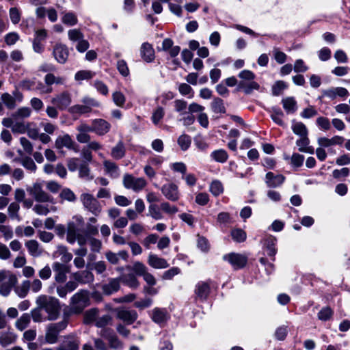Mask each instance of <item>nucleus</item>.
I'll return each mask as SVG.
<instances>
[{
  "label": "nucleus",
  "mask_w": 350,
  "mask_h": 350,
  "mask_svg": "<svg viewBox=\"0 0 350 350\" xmlns=\"http://www.w3.org/2000/svg\"><path fill=\"white\" fill-rule=\"evenodd\" d=\"M82 104H77L70 107L68 111L72 114L83 115L91 113L93 107H99L100 103L95 98L84 96L81 99Z\"/></svg>",
  "instance_id": "3"
},
{
  "label": "nucleus",
  "mask_w": 350,
  "mask_h": 350,
  "mask_svg": "<svg viewBox=\"0 0 350 350\" xmlns=\"http://www.w3.org/2000/svg\"><path fill=\"white\" fill-rule=\"evenodd\" d=\"M239 89L243 90L244 92L246 94H250L254 90H258L260 85L258 83L254 81L253 80L250 81L249 82L245 81H240L238 85Z\"/></svg>",
  "instance_id": "41"
},
{
  "label": "nucleus",
  "mask_w": 350,
  "mask_h": 350,
  "mask_svg": "<svg viewBox=\"0 0 350 350\" xmlns=\"http://www.w3.org/2000/svg\"><path fill=\"white\" fill-rule=\"evenodd\" d=\"M27 191L37 202L55 203L53 198L44 191L42 185L40 183H33L31 186L27 188Z\"/></svg>",
  "instance_id": "5"
},
{
  "label": "nucleus",
  "mask_w": 350,
  "mask_h": 350,
  "mask_svg": "<svg viewBox=\"0 0 350 350\" xmlns=\"http://www.w3.org/2000/svg\"><path fill=\"white\" fill-rule=\"evenodd\" d=\"M178 91L183 96H189V98H193V89L187 83H180L178 86Z\"/></svg>",
  "instance_id": "60"
},
{
  "label": "nucleus",
  "mask_w": 350,
  "mask_h": 350,
  "mask_svg": "<svg viewBox=\"0 0 350 350\" xmlns=\"http://www.w3.org/2000/svg\"><path fill=\"white\" fill-rule=\"evenodd\" d=\"M231 236L234 241L239 243L245 241L247 237L245 232L240 228L232 230L231 231Z\"/></svg>",
  "instance_id": "51"
},
{
  "label": "nucleus",
  "mask_w": 350,
  "mask_h": 350,
  "mask_svg": "<svg viewBox=\"0 0 350 350\" xmlns=\"http://www.w3.org/2000/svg\"><path fill=\"white\" fill-rule=\"evenodd\" d=\"M62 21L68 26H74L77 23L78 20L75 14L73 12H67L65 13L62 18Z\"/></svg>",
  "instance_id": "52"
},
{
  "label": "nucleus",
  "mask_w": 350,
  "mask_h": 350,
  "mask_svg": "<svg viewBox=\"0 0 350 350\" xmlns=\"http://www.w3.org/2000/svg\"><path fill=\"white\" fill-rule=\"evenodd\" d=\"M126 154V148L122 141H119L111 151V156L116 160L122 159Z\"/></svg>",
  "instance_id": "31"
},
{
  "label": "nucleus",
  "mask_w": 350,
  "mask_h": 350,
  "mask_svg": "<svg viewBox=\"0 0 350 350\" xmlns=\"http://www.w3.org/2000/svg\"><path fill=\"white\" fill-rule=\"evenodd\" d=\"M161 191L165 198L170 201L176 202L180 198L178 187L173 183L163 185Z\"/></svg>",
  "instance_id": "13"
},
{
  "label": "nucleus",
  "mask_w": 350,
  "mask_h": 350,
  "mask_svg": "<svg viewBox=\"0 0 350 350\" xmlns=\"http://www.w3.org/2000/svg\"><path fill=\"white\" fill-rule=\"evenodd\" d=\"M217 221L219 225L226 226L232 222L230 215L227 212H221L218 214Z\"/></svg>",
  "instance_id": "56"
},
{
  "label": "nucleus",
  "mask_w": 350,
  "mask_h": 350,
  "mask_svg": "<svg viewBox=\"0 0 350 350\" xmlns=\"http://www.w3.org/2000/svg\"><path fill=\"white\" fill-rule=\"evenodd\" d=\"M103 166L105 173L112 178H117L120 176L119 167L113 161L105 160Z\"/></svg>",
  "instance_id": "26"
},
{
  "label": "nucleus",
  "mask_w": 350,
  "mask_h": 350,
  "mask_svg": "<svg viewBox=\"0 0 350 350\" xmlns=\"http://www.w3.org/2000/svg\"><path fill=\"white\" fill-rule=\"evenodd\" d=\"M285 180V177L282 174H275L269 172L265 175V183L268 187L275 188L281 186Z\"/></svg>",
  "instance_id": "16"
},
{
  "label": "nucleus",
  "mask_w": 350,
  "mask_h": 350,
  "mask_svg": "<svg viewBox=\"0 0 350 350\" xmlns=\"http://www.w3.org/2000/svg\"><path fill=\"white\" fill-rule=\"evenodd\" d=\"M284 109L287 113H293L297 109V102L294 97L289 96L282 100Z\"/></svg>",
  "instance_id": "32"
},
{
  "label": "nucleus",
  "mask_w": 350,
  "mask_h": 350,
  "mask_svg": "<svg viewBox=\"0 0 350 350\" xmlns=\"http://www.w3.org/2000/svg\"><path fill=\"white\" fill-rule=\"evenodd\" d=\"M209 190L213 196H218L224 191L223 185L219 180H213L211 183Z\"/></svg>",
  "instance_id": "50"
},
{
  "label": "nucleus",
  "mask_w": 350,
  "mask_h": 350,
  "mask_svg": "<svg viewBox=\"0 0 350 350\" xmlns=\"http://www.w3.org/2000/svg\"><path fill=\"white\" fill-rule=\"evenodd\" d=\"M30 290V281H23L21 285L16 289V293L20 297H25Z\"/></svg>",
  "instance_id": "59"
},
{
  "label": "nucleus",
  "mask_w": 350,
  "mask_h": 350,
  "mask_svg": "<svg viewBox=\"0 0 350 350\" xmlns=\"http://www.w3.org/2000/svg\"><path fill=\"white\" fill-rule=\"evenodd\" d=\"M131 270L137 275H139V276H142L148 271V269L145 266V265L139 261H137V262H134V264L131 268Z\"/></svg>",
  "instance_id": "55"
},
{
  "label": "nucleus",
  "mask_w": 350,
  "mask_h": 350,
  "mask_svg": "<svg viewBox=\"0 0 350 350\" xmlns=\"http://www.w3.org/2000/svg\"><path fill=\"white\" fill-rule=\"evenodd\" d=\"M147 262L154 269H165L170 266L165 258L152 253L149 254Z\"/></svg>",
  "instance_id": "18"
},
{
  "label": "nucleus",
  "mask_w": 350,
  "mask_h": 350,
  "mask_svg": "<svg viewBox=\"0 0 350 350\" xmlns=\"http://www.w3.org/2000/svg\"><path fill=\"white\" fill-rule=\"evenodd\" d=\"M291 128L295 135L299 137L308 136V129L303 122L293 120Z\"/></svg>",
  "instance_id": "37"
},
{
  "label": "nucleus",
  "mask_w": 350,
  "mask_h": 350,
  "mask_svg": "<svg viewBox=\"0 0 350 350\" xmlns=\"http://www.w3.org/2000/svg\"><path fill=\"white\" fill-rule=\"evenodd\" d=\"M165 116V111L162 107H157L152 112L151 120L154 125H157Z\"/></svg>",
  "instance_id": "49"
},
{
  "label": "nucleus",
  "mask_w": 350,
  "mask_h": 350,
  "mask_svg": "<svg viewBox=\"0 0 350 350\" xmlns=\"http://www.w3.org/2000/svg\"><path fill=\"white\" fill-rule=\"evenodd\" d=\"M271 111V118L273 121L280 126H284V122L282 120L284 117V113L282 111L280 108L272 107Z\"/></svg>",
  "instance_id": "43"
},
{
  "label": "nucleus",
  "mask_w": 350,
  "mask_h": 350,
  "mask_svg": "<svg viewBox=\"0 0 350 350\" xmlns=\"http://www.w3.org/2000/svg\"><path fill=\"white\" fill-rule=\"evenodd\" d=\"M17 282V278L14 274H8V278L0 284V294L3 296H8L12 288Z\"/></svg>",
  "instance_id": "19"
},
{
  "label": "nucleus",
  "mask_w": 350,
  "mask_h": 350,
  "mask_svg": "<svg viewBox=\"0 0 350 350\" xmlns=\"http://www.w3.org/2000/svg\"><path fill=\"white\" fill-rule=\"evenodd\" d=\"M90 304V301L88 291L80 290L74 294L70 299V312L74 314H80Z\"/></svg>",
  "instance_id": "2"
},
{
  "label": "nucleus",
  "mask_w": 350,
  "mask_h": 350,
  "mask_svg": "<svg viewBox=\"0 0 350 350\" xmlns=\"http://www.w3.org/2000/svg\"><path fill=\"white\" fill-rule=\"evenodd\" d=\"M138 314L134 310L120 308L117 310V318L128 325L133 323L137 319Z\"/></svg>",
  "instance_id": "15"
},
{
  "label": "nucleus",
  "mask_w": 350,
  "mask_h": 350,
  "mask_svg": "<svg viewBox=\"0 0 350 350\" xmlns=\"http://www.w3.org/2000/svg\"><path fill=\"white\" fill-rule=\"evenodd\" d=\"M66 240L70 244H74L77 241L81 247H84L88 241V235L79 233L74 222H68L67 225Z\"/></svg>",
  "instance_id": "6"
},
{
  "label": "nucleus",
  "mask_w": 350,
  "mask_h": 350,
  "mask_svg": "<svg viewBox=\"0 0 350 350\" xmlns=\"http://www.w3.org/2000/svg\"><path fill=\"white\" fill-rule=\"evenodd\" d=\"M31 114V110L28 107H22L18 108L12 115L14 120L23 119L29 118Z\"/></svg>",
  "instance_id": "45"
},
{
  "label": "nucleus",
  "mask_w": 350,
  "mask_h": 350,
  "mask_svg": "<svg viewBox=\"0 0 350 350\" xmlns=\"http://www.w3.org/2000/svg\"><path fill=\"white\" fill-rule=\"evenodd\" d=\"M68 325V320L64 319L63 321L50 323L46 328L45 340L49 344H55L57 342L59 334Z\"/></svg>",
  "instance_id": "4"
},
{
  "label": "nucleus",
  "mask_w": 350,
  "mask_h": 350,
  "mask_svg": "<svg viewBox=\"0 0 350 350\" xmlns=\"http://www.w3.org/2000/svg\"><path fill=\"white\" fill-rule=\"evenodd\" d=\"M20 205L17 202H12L8 205V213L10 218L12 220L20 221L21 217L19 215Z\"/></svg>",
  "instance_id": "38"
},
{
  "label": "nucleus",
  "mask_w": 350,
  "mask_h": 350,
  "mask_svg": "<svg viewBox=\"0 0 350 350\" xmlns=\"http://www.w3.org/2000/svg\"><path fill=\"white\" fill-rule=\"evenodd\" d=\"M317 110L314 106L310 105L305 108L300 113V116L303 118L308 119L314 117L317 115Z\"/></svg>",
  "instance_id": "63"
},
{
  "label": "nucleus",
  "mask_w": 350,
  "mask_h": 350,
  "mask_svg": "<svg viewBox=\"0 0 350 350\" xmlns=\"http://www.w3.org/2000/svg\"><path fill=\"white\" fill-rule=\"evenodd\" d=\"M120 280L118 278H110L107 284L102 286V290L104 294L110 295L117 292L120 287Z\"/></svg>",
  "instance_id": "22"
},
{
  "label": "nucleus",
  "mask_w": 350,
  "mask_h": 350,
  "mask_svg": "<svg viewBox=\"0 0 350 350\" xmlns=\"http://www.w3.org/2000/svg\"><path fill=\"white\" fill-rule=\"evenodd\" d=\"M323 96L333 100L337 96L345 98L349 96L348 90L342 87L332 88L323 91Z\"/></svg>",
  "instance_id": "20"
},
{
  "label": "nucleus",
  "mask_w": 350,
  "mask_h": 350,
  "mask_svg": "<svg viewBox=\"0 0 350 350\" xmlns=\"http://www.w3.org/2000/svg\"><path fill=\"white\" fill-rule=\"evenodd\" d=\"M68 38L72 42H79L84 38L83 33L77 29H70L68 32Z\"/></svg>",
  "instance_id": "61"
},
{
  "label": "nucleus",
  "mask_w": 350,
  "mask_h": 350,
  "mask_svg": "<svg viewBox=\"0 0 350 350\" xmlns=\"http://www.w3.org/2000/svg\"><path fill=\"white\" fill-rule=\"evenodd\" d=\"M150 318L153 322L163 326L170 318V315L165 308H154L151 311Z\"/></svg>",
  "instance_id": "14"
},
{
  "label": "nucleus",
  "mask_w": 350,
  "mask_h": 350,
  "mask_svg": "<svg viewBox=\"0 0 350 350\" xmlns=\"http://www.w3.org/2000/svg\"><path fill=\"white\" fill-rule=\"evenodd\" d=\"M79 341L73 337H67L58 348V350H78Z\"/></svg>",
  "instance_id": "30"
},
{
  "label": "nucleus",
  "mask_w": 350,
  "mask_h": 350,
  "mask_svg": "<svg viewBox=\"0 0 350 350\" xmlns=\"http://www.w3.org/2000/svg\"><path fill=\"white\" fill-rule=\"evenodd\" d=\"M122 183L126 189H132L135 192L142 191L147 185V182L144 178H136L129 174L124 175Z\"/></svg>",
  "instance_id": "8"
},
{
  "label": "nucleus",
  "mask_w": 350,
  "mask_h": 350,
  "mask_svg": "<svg viewBox=\"0 0 350 350\" xmlns=\"http://www.w3.org/2000/svg\"><path fill=\"white\" fill-rule=\"evenodd\" d=\"M211 158L216 162L224 163L228 159V154L224 149H217L210 154Z\"/></svg>",
  "instance_id": "35"
},
{
  "label": "nucleus",
  "mask_w": 350,
  "mask_h": 350,
  "mask_svg": "<svg viewBox=\"0 0 350 350\" xmlns=\"http://www.w3.org/2000/svg\"><path fill=\"white\" fill-rule=\"evenodd\" d=\"M1 100L8 109H13L16 107V99L9 93L2 94Z\"/></svg>",
  "instance_id": "46"
},
{
  "label": "nucleus",
  "mask_w": 350,
  "mask_h": 350,
  "mask_svg": "<svg viewBox=\"0 0 350 350\" xmlns=\"http://www.w3.org/2000/svg\"><path fill=\"white\" fill-rule=\"evenodd\" d=\"M80 200L84 208L95 216H98L102 211L100 202L90 193H82Z\"/></svg>",
  "instance_id": "7"
},
{
  "label": "nucleus",
  "mask_w": 350,
  "mask_h": 350,
  "mask_svg": "<svg viewBox=\"0 0 350 350\" xmlns=\"http://www.w3.org/2000/svg\"><path fill=\"white\" fill-rule=\"evenodd\" d=\"M92 128L97 135H104L109 131L111 124L103 119H95L92 121Z\"/></svg>",
  "instance_id": "17"
},
{
  "label": "nucleus",
  "mask_w": 350,
  "mask_h": 350,
  "mask_svg": "<svg viewBox=\"0 0 350 350\" xmlns=\"http://www.w3.org/2000/svg\"><path fill=\"white\" fill-rule=\"evenodd\" d=\"M141 56L146 62H152L154 58V51L152 45L148 42L142 44L140 49Z\"/></svg>",
  "instance_id": "28"
},
{
  "label": "nucleus",
  "mask_w": 350,
  "mask_h": 350,
  "mask_svg": "<svg viewBox=\"0 0 350 350\" xmlns=\"http://www.w3.org/2000/svg\"><path fill=\"white\" fill-rule=\"evenodd\" d=\"M211 110L215 113H225L226 107L220 98H215L211 104Z\"/></svg>",
  "instance_id": "42"
},
{
  "label": "nucleus",
  "mask_w": 350,
  "mask_h": 350,
  "mask_svg": "<svg viewBox=\"0 0 350 350\" xmlns=\"http://www.w3.org/2000/svg\"><path fill=\"white\" fill-rule=\"evenodd\" d=\"M317 125L323 131H328L331 128L329 120L327 118L320 116L316 120Z\"/></svg>",
  "instance_id": "62"
},
{
  "label": "nucleus",
  "mask_w": 350,
  "mask_h": 350,
  "mask_svg": "<svg viewBox=\"0 0 350 350\" xmlns=\"http://www.w3.org/2000/svg\"><path fill=\"white\" fill-rule=\"evenodd\" d=\"M51 103L57 109L64 110L69 107L72 103L71 94L67 91L63 92L52 98Z\"/></svg>",
  "instance_id": "12"
},
{
  "label": "nucleus",
  "mask_w": 350,
  "mask_h": 350,
  "mask_svg": "<svg viewBox=\"0 0 350 350\" xmlns=\"http://www.w3.org/2000/svg\"><path fill=\"white\" fill-rule=\"evenodd\" d=\"M191 143V137L185 134L181 135L178 139V144L183 151L187 150L189 148Z\"/></svg>",
  "instance_id": "53"
},
{
  "label": "nucleus",
  "mask_w": 350,
  "mask_h": 350,
  "mask_svg": "<svg viewBox=\"0 0 350 350\" xmlns=\"http://www.w3.org/2000/svg\"><path fill=\"white\" fill-rule=\"evenodd\" d=\"M112 321V317L109 314H105L102 317H98L95 325L97 327H105L107 325L110 324Z\"/></svg>",
  "instance_id": "57"
},
{
  "label": "nucleus",
  "mask_w": 350,
  "mask_h": 350,
  "mask_svg": "<svg viewBox=\"0 0 350 350\" xmlns=\"http://www.w3.org/2000/svg\"><path fill=\"white\" fill-rule=\"evenodd\" d=\"M73 278L79 284H89L93 282L94 277L93 273L88 270L77 271L73 273Z\"/></svg>",
  "instance_id": "21"
},
{
  "label": "nucleus",
  "mask_w": 350,
  "mask_h": 350,
  "mask_svg": "<svg viewBox=\"0 0 350 350\" xmlns=\"http://www.w3.org/2000/svg\"><path fill=\"white\" fill-rule=\"evenodd\" d=\"M120 280L131 288L135 289L139 286V282L133 273L123 274L120 277Z\"/></svg>",
  "instance_id": "29"
},
{
  "label": "nucleus",
  "mask_w": 350,
  "mask_h": 350,
  "mask_svg": "<svg viewBox=\"0 0 350 350\" xmlns=\"http://www.w3.org/2000/svg\"><path fill=\"white\" fill-rule=\"evenodd\" d=\"M17 340V335L11 331L0 332V345L6 347L12 344L15 343Z\"/></svg>",
  "instance_id": "25"
},
{
  "label": "nucleus",
  "mask_w": 350,
  "mask_h": 350,
  "mask_svg": "<svg viewBox=\"0 0 350 350\" xmlns=\"http://www.w3.org/2000/svg\"><path fill=\"white\" fill-rule=\"evenodd\" d=\"M25 245L31 256L38 257L41 255L42 250L40 249L39 243L37 241L29 240Z\"/></svg>",
  "instance_id": "33"
},
{
  "label": "nucleus",
  "mask_w": 350,
  "mask_h": 350,
  "mask_svg": "<svg viewBox=\"0 0 350 350\" xmlns=\"http://www.w3.org/2000/svg\"><path fill=\"white\" fill-rule=\"evenodd\" d=\"M73 144L74 142L70 136L68 134H65L57 137L55 142V147L57 150H61L64 147L70 149L72 148Z\"/></svg>",
  "instance_id": "27"
},
{
  "label": "nucleus",
  "mask_w": 350,
  "mask_h": 350,
  "mask_svg": "<svg viewBox=\"0 0 350 350\" xmlns=\"http://www.w3.org/2000/svg\"><path fill=\"white\" fill-rule=\"evenodd\" d=\"M112 99L114 103L117 106L120 107H122L124 106L126 101V98L124 95L119 91L114 92L112 94Z\"/></svg>",
  "instance_id": "58"
},
{
  "label": "nucleus",
  "mask_w": 350,
  "mask_h": 350,
  "mask_svg": "<svg viewBox=\"0 0 350 350\" xmlns=\"http://www.w3.org/2000/svg\"><path fill=\"white\" fill-rule=\"evenodd\" d=\"M195 293L197 299L201 301L206 300L210 293L208 284L205 282H199L196 286Z\"/></svg>",
  "instance_id": "23"
},
{
  "label": "nucleus",
  "mask_w": 350,
  "mask_h": 350,
  "mask_svg": "<svg viewBox=\"0 0 350 350\" xmlns=\"http://www.w3.org/2000/svg\"><path fill=\"white\" fill-rule=\"evenodd\" d=\"M148 215L155 220H160L163 218V215L158 205L151 204L148 206Z\"/></svg>",
  "instance_id": "48"
},
{
  "label": "nucleus",
  "mask_w": 350,
  "mask_h": 350,
  "mask_svg": "<svg viewBox=\"0 0 350 350\" xmlns=\"http://www.w3.org/2000/svg\"><path fill=\"white\" fill-rule=\"evenodd\" d=\"M52 269L54 272L55 282L58 283L65 282L67 279V274L70 272V266L59 262H54L52 265Z\"/></svg>",
  "instance_id": "11"
},
{
  "label": "nucleus",
  "mask_w": 350,
  "mask_h": 350,
  "mask_svg": "<svg viewBox=\"0 0 350 350\" xmlns=\"http://www.w3.org/2000/svg\"><path fill=\"white\" fill-rule=\"evenodd\" d=\"M223 259L228 261L234 269L243 268L247 262V257L245 254L232 252L223 256Z\"/></svg>",
  "instance_id": "10"
},
{
  "label": "nucleus",
  "mask_w": 350,
  "mask_h": 350,
  "mask_svg": "<svg viewBox=\"0 0 350 350\" xmlns=\"http://www.w3.org/2000/svg\"><path fill=\"white\" fill-rule=\"evenodd\" d=\"M52 55L57 63L64 64L67 62L70 55L69 49L64 44L55 43L53 47Z\"/></svg>",
  "instance_id": "9"
},
{
  "label": "nucleus",
  "mask_w": 350,
  "mask_h": 350,
  "mask_svg": "<svg viewBox=\"0 0 350 350\" xmlns=\"http://www.w3.org/2000/svg\"><path fill=\"white\" fill-rule=\"evenodd\" d=\"M117 69H118V72H120V74L121 75H122L123 77H127L130 74L128 65H127L126 62L123 59H120V60L118 61Z\"/></svg>",
  "instance_id": "64"
},
{
  "label": "nucleus",
  "mask_w": 350,
  "mask_h": 350,
  "mask_svg": "<svg viewBox=\"0 0 350 350\" xmlns=\"http://www.w3.org/2000/svg\"><path fill=\"white\" fill-rule=\"evenodd\" d=\"M57 208L55 206L49 207L48 205L36 204L33 207V211L39 215H46L51 211H56Z\"/></svg>",
  "instance_id": "44"
},
{
  "label": "nucleus",
  "mask_w": 350,
  "mask_h": 350,
  "mask_svg": "<svg viewBox=\"0 0 350 350\" xmlns=\"http://www.w3.org/2000/svg\"><path fill=\"white\" fill-rule=\"evenodd\" d=\"M55 255L60 257V260L64 264L69 262L72 258V254L68 251L66 247L63 245L58 246L57 250L55 252Z\"/></svg>",
  "instance_id": "34"
},
{
  "label": "nucleus",
  "mask_w": 350,
  "mask_h": 350,
  "mask_svg": "<svg viewBox=\"0 0 350 350\" xmlns=\"http://www.w3.org/2000/svg\"><path fill=\"white\" fill-rule=\"evenodd\" d=\"M31 321V317L29 314H23L16 322V328L20 330H24L29 325Z\"/></svg>",
  "instance_id": "47"
},
{
  "label": "nucleus",
  "mask_w": 350,
  "mask_h": 350,
  "mask_svg": "<svg viewBox=\"0 0 350 350\" xmlns=\"http://www.w3.org/2000/svg\"><path fill=\"white\" fill-rule=\"evenodd\" d=\"M99 314L98 309L94 308H91L84 313L83 315V322L85 324H91L92 323H96L97 317Z\"/></svg>",
  "instance_id": "39"
},
{
  "label": "nucleus",
  "mask_w": 350,
  "mask_h": 350,
  "mask_svg": "<svg viewBox=\"0 0 350 350\" xmlns=\"http://www.w3.org/2000/svg\"><path fill=\"white\" fill-rule=\"evenodd\" d=\"M36 302L39 308H42V310H44L47 313L48 320L54 321L58 318L60 312V305L57 298L42 295L37 297Z\"/></svg>",
  "instance_id": "1"
},
{
  "label": "nucleus",
  "mask_w": 350,
  "mask_h": 350,
  "mask_svg": "<svg viewBox=\"0 0 350 350\" xmlns=\"http://www.w3.org/2000/svg\"><path fill=\"white\" fill-rule=\"evenodd\" d=\"M276 239L269 236L264 239V246L267 248V254L269 256H274L276 254L275 248Z\"/></svg>",
  "instance_id": "36"
},
{
  "label": "nucleus",
  "mask_w": 350,
  "mask_h": 350,
  "mask_svg": "<svg viewBox=\"0 0 350 350\" xmlns=\"http://www.w3.org/2000/svg\"><path fill=\"white\" fill-rule=\"evenodd\" d=\"M14 161L19 162L26 170L31 172H35L37 170V166L33 160L29 157H25L21 159H15Z\"/></svg>",
  "instance_id": "40"
},
{
  "label": "nucleus",
  "mask_w": 350,
  "mask_h": 350,
  "mask_svg": "<svg viewBox=\"0 0 350 350\" xmlns=\"http://www.w3.org/2000/svg\"><path fill=\"white\" fill-rule=\"evenodd\" d=\"M28 124L23 121H16L12 126V131L14 133H25L27 131Z\"/></svg>",
  "instance_id": "54"
},
{
  "label": "nucleus",
  "mask_w": 350,
  "mask_h": 350,
  "mask_svg": "<svg viewBox=\"0 0 350 350\" xmlns=\"http://www.w3.org/2000/svg\"><path fill=\"white\" fill-rule=\"evenodd\" d=\"M99 334L105 337L109 343V346L113 349H119L122 347V343L118 337L109 329L101 330Z\"/></svg>",
  "instance_id": "24"
}]
</instances>
